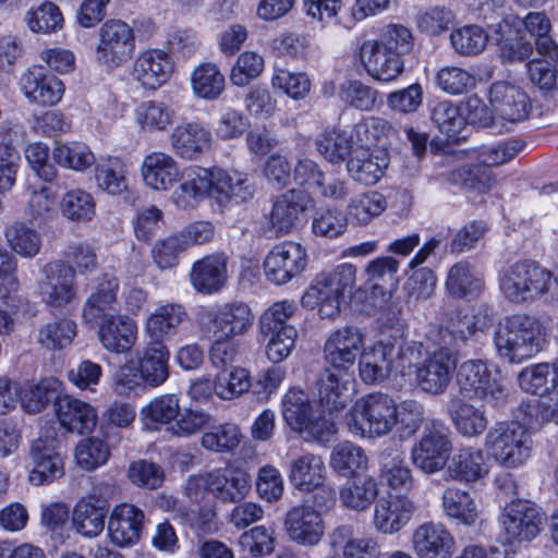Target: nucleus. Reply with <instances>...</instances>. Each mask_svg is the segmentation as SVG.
Segmentation results:
<instances>
[{
    "instance_id": "f257e3e1",
    "label": "nucleus",
    "mask_w": 558,
    "mask_h": 558,
    "mask_svg": "<svg viewBox=\"0 0 558 558\" xmlns=\"http://www.w3.org/2000/svg\"><path fill=\"white\" fill-rule=\"evenodd\" d=\"M499 289L513 304H558V269L554 272L532 260L517 262L500 272Z\"/></svg>"
},
{
    "instance_id": "f03ea898",
    "label": "nucleus",
    "mask_w": 558,
    "mask_h": 558,
    "mask_svg": "<svg viewBox=\"0 0 558 558\" xmlns=\"http://www.w3.org/2000/svg\"><path fill=\"white\" fill-rule=\"evenodd\" d=\"M546 342L542 323L529 315H512L498 323L494 332L497 355L511 364H520L541 352Z\"/></svg>"
},
{
    "instance_id": "7ed1b4c3",
    "label": "nucleus",
    "mask_w": 558,
    "mask_h": 558,
    "mask_svg": "<svg viewBox=\"0 0 558 558\" xmlns=\"http://www.w3.org/2000/svg\"><path fill=\"white\" fill-rule=\"evenodd\" d=\"M356 268L341 264L332 271L318 274L302 296L303 307H318L322 318H333L340 312L345 296H351L355 288Z\"/></svg>"
},
{
    "instance_id": "20e7f679",
    "label": "nucleus",
    "mask_w": 558,
    "mask_h": 558,
    "mask_svg": "<svg viewBox=\"0 0 558 558\" xmlns=\"http://www.w3.org/2000/svg\"><path fill=\"white\" fill-rule=\"evenodd\" d=\"M396 411L397 403L389 395L368 393L355 401L347 415V424L357 436H385L396 426Z\"/></svg>"
},
{
    "instance_id": "39448f33",
    "label": "nucleus",
    "mask_w": 558,
    "mask_h": 558,
    "mask_svg": "<svg viewBox=\"0 0 558 558\" xmlns=\"http://www.w3.org/2000/svg\"><path fill=\"white\" fill-rule=\"evenodd\" d=\"M456 384L468 400H480L492 407L506 401L507 393L498 372L483 360H468L457 368Z\"/></svg>"
},
{
    "instance_id": "423d86ee",
    "label": "nucleus",
    "mask_w": 558,
    "mask_h": 558,
    "mask_svg": "<svg viewBox=\"0 0 558 558\" xmlns=\"http://www.w3.org/2000/svg\"><path fill=\"white\" fill-rule=\"evenodd\" d=\"M452 434L441 421L433 420L424 426L410 451L412 464L426 475L445 469L452 451Z\"/></svg>"
},
{
    "instance_id": "0eeeda50",
    "label": "nucleus",
    "mask_w": 558,
    "mask_h": 558,
    "mask_svg": "<svg viewBox=\"0 0 558 558\" xmlns=\"http://www.w3.org/2000/svg\"><path fill=\"white\" fill-rule=\"evenodd\" d=\"M485 446L499 464L512 469L530 458L532 440L524 426L515 422H501L488 430Z\"/></svg>"
},
{
    "instance_id": "6e6552de",
    "label": "nucleus",
    "mask_w": 558,
    "mask_h": 558,
    "mask_svg": "<svg viewBox=\"0 0 558 558\" xmlns=\"http://www.w3.org/2000/svg\"><path fill=\"white\" fill-rule=\"evenodd\" d=\"M135 50L133 28L121 20H108L99 28V39L95 50L98 65L112 71L126 63Z\"/></svg>"
},
{
    "instance_id": "1a4fd4ad",
    "label": "nucleus",
    "mask_w": 558,
    "mask_h": 558,
    "mask_svg": "<svg viewBox=\"0 0 558 558\" xmlns=\"http://www.w3.org/2000/svg\"><path fill=\"white\" fill-rule=\"evenodd\" d=\"M199 324L209 336L236 338L252 329L254 314L246 303L232 301L204 310Z\"/></svg>"
},
{
    "instance_id": "9d476101",
    "label": "nucleus",
    "mask_w": 558,
    "mask_h": 558,
    "mask_svg": "<svg viewBox=\"0 0 558 558\" xmlns=\"http://www.w3.org/2000/svg\"><path fill=\"white\" fill-rule=\"evenodd\" d=\"M114 492L113 485L99 483L86 497L77 501L72 514V524L76 533L93 538L102 532L109 501L113 498Z\"/></svg>"
},
{
    "instance_id": "9b49d317",
    "label": "nucleus",
    "mask_w": 558,
    "mask_h": 558,
    "mask_svg": "<svg viewBox=\"0 0 558 558\" xmlns=\"http://www.w3.org/2000/svg\"><path fill=\"white\" fill-rule=\"evenodd\" d=\"M543 521L542 510L534 502L524 499L508 504L500 515L504 535L509 544L535 538Z\"/></svg>"
},
{
    "instance_id": "f8f14e48",
    "label": "nucleus",
    "mask_w": 558,
    "mask_h": 558,
    "mask_svg": "<svg viewBox=\"0 0 558 558\" xmlns=\"http://www.w3.org/2000/svg\"><path fill=\"white\" fill-rule=\"evenodd\" d=\"M307 265L306 250L293 241L276 244L266 255L263 268L268 281L280 286L299 277Z\"/></svg>"
},
{
    "instance_id": "ddd939ff",
    "label": "nucleus",
    "mask_w": 558,
    "mask_h": 558,
    "mask_svg": "<svg viewBox=\"0 0 558 558\" xmlns=\"http://www.w3.org/2000/svg\"><path fill=\"white\" fill-rule=\"evenodd\" d=\"M40 294L44 303L53 310H62L77 298L76 271L62 260L49 263L44 268Z\"/></svg>"
},
{
    "instance_id": "4468645a",
    "label": "nucleus",
    "mask_w": 558,
    "mask_h": 558,
    "mask_svg": "<svg viewBox=\"0 0 558 558\" xmlns=\"http://www.w3.org/2000/svg\"><path fill=\"white\" fill-rule=\"evenodd\" d=\"M327 469L323 458L311 452L293 458L289 464L288 478L291 485L304 494L320 489L325 505L333 504L336 492L331 486H325Z\"/></svg>"
},
{
    "instance_id": "2eb2a0df",
    "label": "nucleus",
    "mask_w": 558,
    "mask_h": 558,
    "mask_svg": "<svg viewBox=\"0 0 558 558\" xmlns=\"http://www.w3.org/2000/svg\"><path fill=\"white\" fill-rule=\"evenodd\" d=\"M283 530L296 545L314 547L322 542L326 526L322 513L314 506L300 504L286 512Z\"/></svg>"
},
{
    "instance_id": "dca6fc26",
    "label": "nucleus",
    "mask_w": 558,
    "mask_h": 558,
    "mask_svg": "<svg viewBox=\"0 0 558 558\" xmlns=\"http://www.w3.org/2000/svg\"><path fill=\"white\" fill-rule=\"evenodd\" d=\"M58 439L49 430L40 435L32 444L29 450L33 465L28 478L34 485L51 483L64 474V461L58 451Z\"/></svg>"
},
{
    "instance_id": "f3484780",
    "label": "nucleus",
    "mask_w": 558,
    "mask_h": 558,
    "mask_svg": "<svg viewBox=\"0 0 558 558\" xmlns=\"http://www.w3.org/2000/svg\"><path fill=\"white\" fill-rule=\"evenodd\" d=\"M365 344V333L356 326H343L333 330L324 344L326 365L349 372Z\"/></svg>"
},
{
    "instance_id": "a211bd4d",
    "label": "nucleus",
    "mask_w": 558,
    "mask_h": 558,
    "mask_svg": "<svg viewBox=\"0 0 558 558\" xmlns=\"http://www.w3.org/2000/svg\"><path fill=\"white\" fill-rule=\"evenodd\" d=\"M457 363V354L440 347L416 368L417 386L422 391L433 396L445 393L451 383Z\"/></svg>"
},
{
    "instance_id": "6ab92c4d",
    "label": "nucleus",
    "mask_w": 558,
    "mask_h": 558,
    "mask_svg": "<svg viewBox=\"0 0 558 558\" xmlns=\"http://www.w3.org/2000/svg\"><path fill=\"white\" fill-rule=\"evenodd\" d=\"M416 509L409 497L389 494L376 501L372 524L380 534H397L409 524Z\"/></svg>"
},
{
    "instance_id": "aec40b11",
    "label": "nucleus",
    "mask_w": 558,
    "mask_h": 558,
    "mask_svg": "<svg viewBox=\"0 0 558 558\" xmlns=\"http://www.w3.org/2000/svg\"><path fill=\"white\" fill-rule=\"evenodd\" d=\"M351 381L352 376L349 372L326 365L317 375L314 393L324 409L329 412L340 411L351 400Z\"/></svg>"
},
{
    "instance_id": "412c9836",
    "label": "nucleus",
    "mask_w": 558,
    "mask_h": 558,
    "mask_svg": "<svg viewBox=\"0 0 558 558\" xmlns=\"http://www.w3.org/2000/svg\"><path fill=\"white\" fill-rule=\"evenodd\" d=\"M489 102L495 113L494 119L511 124L524 121L531 109L527 95L519 87L502 81L492 84Z\"/></svg>"
},
{
    "instance_id": "4be33fe9",
    "label": "nucleus",
    "mask_w": 558,
    "mask_h": 558,
    "mask_svg": "<svg viewBox=\"0 0 558 558\" xmlns=\"http://www.w3.org/2000/svg\"><path fill=\"white\" fill-rule=\"evenodd\" d=\"M417 558H451L456 541L441 523L425 522L415 527L411 538Z\"/></svg>"
},
{
    "instance_id": "5701e85b",
    "label": "nucleus",
    "mask_w": 558,
    "mask_h": 558,
    "mask_svg": "<svg viewBox=\"0 0 558 558\" xmlns=\"http://www.w3.org/2000/svg\"><path fill=\"white\" fill-rule=\"evenodd\" d=\"M313 206L312 197L303 190L291 189L279 195L270 211L269 222L277 234H288L300 221L301 215Z\"/></svg>"
},
{
    "instance_id": "b1692460",
    "label": "nucleus",
    "mask_w": 558,
    "mask_h": 558,
    "mask_svg": "<svg viewBox=\"0 0 558 558\" xmlns=\"http://www.w3.org/2000/svg\"><path fill=\"white\" fill-rule=\"evenodd\" d=\"M172 72L173 63L167 52L148 49L134 60L132 76L145 89L156 90L169 81Z\"/></svg>"
},
{
    "instance_id": "393cba45",
    "label": "nucleus",
    "mask_w": 558,
    "mask_h": 558,
    "mask_svg": "<svg viewBox=\"0 0 558 558\" xmlns=\"http://www.w3.org/2000/svg\"><path fill=\"white\" fill-rule=\"evenodd\" d=\"M213 497L222 504H236L251 492L250 473L240 466L229 464L210 471Z\"/></svg>"
},
{
    "instance_id": "a878e982",
    "label": "nucleus",
    "mask_w": 558,
    "mask_h": 558,
    "mask_svg": "<svg viewBox=\"0 0 558 558\" xmlns=\"http://www.w3.org/2000/svg\"><path fill=\"white\" fill-rule=\"evenodd\" d=\"M169 141L175 156L197 160L210 149L211 133L199 122H186L172 130Z\"/></svg>"
},
{
    "instance_id": "bb28decb",
    "label": "nucleus",
    "mask_w": 558,
    "mask_h": 558,
    "mask_svg": "<svg viewBox=\"0 0 558 558\" xmlns=\"http://www.w3.org/2000/svg\"><path fill=\"white\" fill-rule=\"evenodd\" d=\"M180 185L173 191L174 205L183 210L195 208L205 197L211 198V170L190 166L183 169Z\"/></svg>"
},
{
    "instance_id": "cd10ccee",
    "label": "nucleus",
    "mask_w": 558,
    "mask_h": 558,
    "mask_svg": "<svg viewBox=\"0 0 558 558\" xmlns=\"http://www.w3.org/2000/svg\"><path fill=\"white\" fill-rule=\"evenodd\" d=\"M144 519V512L133 505L117 506L108 522V534L111 542L119 547L136 544L142 536Z\"/></svg>"
},
{
    "instance_id": "c85d7f7f",
    "label": "nucleus",
    "mask_w": 558,
    "mask_h": 558,
    "mask_svg": "<svg viewBox=\"0 0 558 558\" xmlns=\"http://www.w3.org/2000/svg\"><path fill=\"white\" fill-rule=\"evenodd\" d=\"M211 198L221 206L245 202L255 193V186L246 173L220 168L211 169Z\"/></svg>"
},
{
    "instance_id": "c756f323",
    "label": "nucleus",
    "mask_w": 558,
    "mask_h": 558,
    "mask_svg": "<svg viewBox=\"0 0 558 558\" xmlns=\"http://www.w3.org/2000/svg\"><path fill=\"white\" fill-rule=\"evenodd\" d=\"M89 323L98 326L100 343L110 352L124 353L135 343L136 324L128 316L113 313Z\"/></svg>"
},
{
    "instance_id": "7c9ffc66",
    "label": "nucleus",
    "mask_w": 558,
    "mask_h": 558,
    "mask_svg": "<svg viewBox=\"0 0 558 558\" xmlns=\"http://www.w3.org/2000/svg\"><path fill=\"white\" fill-rule=\"evenodd\" d=\"M21 81L25 97L34 104L57 105L64 93L62 81L40 66L28 70Z\"/></svg>"
},
{
    "instance_id": "2f4dec72",
    "label": "nucleus",
    "mask_w": 558,
    "mask_h": 558,
    "mask_svg": "<svg viewBox=\"0 0 558 558\" xmlns=\"http://www.w3.org/2000/svg\"><path fill=\"white\" fill-rule=\"evenodd\" d=\"M493 324L487 308H480L473 316H457L446 327L440 328L441 347L454 352L465 345L468 339L477 331H485Z\"/></svg>"
},
{
    "instance_id": "473e14b6",
    "label": "nucleus",
    "mask_w": 558,
    "mask_h": 558,
    "mask_svg": "<svg viewBox=\"0 0 558 558\" xmlns=\"http://www.w3.org/2000/svg\"><path fill=\"white\" fill-rule=\"evenodd\" d=\"M388 167V155L384 150H371L363 144L352 149L347 161L351 179L365 185L375 184Z\"/></svg>"
},
{
    "instance_id": "72a5a7b5",
    "label": "nucleus",
    "mask_w": 558,
    "mask_h": 558,
    "mask_svg": "<svg viewBox=\"0 0 558 558\" xmlns=\"http://www.w3.org/2000/svg\"><path fill=\"white\" fill-rule=\"evenodd\" d=\"M360 60L366 72L381 82L396 80L404 69L403 60L378 47L376 40L363 41L360 47Z\"/></svg>"
},
{
    "instance_id": "f704fd0d",
    "label": "nucleus",
    "mask_w": 558,
    "mask_h": 558,
    "mask_svg": "<svg viewBox=\"0 0 558 558\" xmlns=\"http://www.w3.org/2000/svg\"><path fill=\"white\" fill-rule=\"evenodd\" d=\"M328 544L335 554L341 553L342 558H379L380 547L376 538L354 537L351 524H341L328 535Z\"/></svg>"
},
{
    "instance_id": "c9c22d12",
    "label": "nucleus",
    "mask_w": 558,
    "mask_h": 558,
    "mask_svg": "<svg viewBox=\"0 0 558 558\" xmlns=\"http://www.w3.org/2000/svg\"><path fill=\"white\" fill-rule=\"evenodd\" d=\"M56 414L60 425L70 433L85 434L97 424V412L87 402L64 395L58 399Z\"/></svg>"
},
{
    "instance_id": "e433bc0d",
    "label": "nucleus",
    "mask_w": 558,
    "mask_h": 558,
    "mask_svg": "<svg viewBox=\"0 0 558 558\" xmlns=\"http://www.w3.org/2000/svg\"><path fill=\"white\" fill-rule=\"evenodd\" d=\"M118 277L111 274H104L99 277L95 291L83 305V318L89 323L113 314L118 305Z\"/></svg>"
},
{
    "instance_id": "4c0bfd02",
    "label": "nucleus",
    "mask_w": 558,
    "mask_h": 558,
    "mask_svg": "<svg viewBox=\"0 0 558 558\" xmlns=\"http://www.w3.org/2000/svg\"><path fill=\"white\" fill-rule=\"evenodd\" d=\"M392 348L387 345L385 338L367 349H363L359 371L361 379L368 385L378 384L389 377L393 369L391 360Z\"/></svg>"
},
{
    "instance_id": "58836bf2",
    "label": "nucleus",
    "mask_w": 558,
    "mask_h": 558,
    "mask_svg": "<svg viewBox=\"0 0 558 558\" xmlns=\"http://www.w3.org/2000/svg\"><path fill=\"white\" fill-rule=\"evenodd\" d=\"M141 170L146 185L156 191L169 190L180 175L178 162L162 151H153L145 156Z\"/></svg>"
},
{
    "instance_id": "ea45409f",
    "label": "nucleus",
    "mask_w": 558,
    "mask_h": 558,
    "mask_svg": "<svg viewBox=\"0 0 558 558\" xmlns=\"http://www.w3.org/2000/svg\"><path fill=\"white\" fill-rule=\"evenodd\" d=\"M379 485L372 475H356L340 487L339 500L343 508L365 512L377 500Z\"/></svg>"
},
{
    "instance_id": "a19ab883",
    "label": "nucleus",
    "mask_w": 558,
    "mask_h": 558,
    "mask_svg": "<svg viewBox=\"0 0 558 558\" xmlns=\"http://www.w3.org/2000/svg\"><path fill=\"white\" fill-rule=\"evenodd\" d=\"M447 412L453 427L463 437H477L487 428L488 420L485 412L462 398H450Z\"/></svg>"
},
{
    "instance_id": "79ce46f5",
    "label": "nucleus",
    "mask_w": 558,
    "mask_h": 558,
    "mask_svg": "<svg viewBox=\"0 0 558 558\" xmlns=\"http://www.w3.org/2000/svg\"><path fill=\"white\" fill-rule=\"evenodd\" d=\"M226 279L227 264L223 255H209L193 264L191 282L201 293L211 294L219 291Z\"/></svg>"
},
{
    "instance_id": "37998d69",
    "label": "nucleus",
    "mask_w": 558,
    "mask_h": 558,
    "mask_svg": "<svg viewBox=\"0 0 558 558\" xmlns=\"http://www.w3.org/2000/svg\"><path fill=\"white\" fill-rule=\"evenodd\" d=\"M482 275L469 262L452 265L447 274L445 287L454 299L475 298L484 290Z\"/></svg>"
},
{
    "instance_id": "c03bdc74",
    "label": "nucleus",
    "mask_w": 558,
    "mask_h": 558,
    "mask_svg": "<svg viewBox=\"0 0 558 558\" xmlns=\"http://www.w3.org/2000/svg\"><path fill=\"white\" fill-rule=\"evenodd\" d=\"M489 472L484 452L472 447L461 448L451 458L448 473L454 481L472 483L476 482Z\"/></svg>"
},
{
    "instance_id": "a18cd8bd",
    "label": "nucleus",
    "mask_w": 558,
    "mask_h": 558,
    "mask_svg": "<svg viewBox=\"0 0 558 558\" xmlns=\"http://www.w3.org/2000/svg\"><path fill=\"white\" fill-rule=\"evenodd\" d=\"M187 319L185 307L179 303L159 305L147 317L145 329L151 341L162 342L175 333L177 328Z\"/></svg>"
},
{
    "instance_id": "49530a36",
    "label": "nucleus",
    "mask_w": 558,
    "mask_h": 558,
    "mask_svg": "<svg viewBox=\"0 0 558 558\" xmlns=\"http://www.w3.org/2000/svg\"><path fill=\"white\" fill-rule=\"evenodd\" d=\"M169 351L160 341H151L136 361L143 377L151 387L162 385L169 377Z\"/></svg>"
},
{
    "instance_id": "de8ad7c7",
    "label": "nucleus",
    "mask_w": 558,
    "mask_h": 558,
    "mask_svg": "<svg viewBox=\"0 0 558 558\" xmlns=\"http://www.w3.org/2000/svg\"><path fill=\"white\" fill-rule=\"evenodd\" d=\"M329 464L339 476L351 478L368 469V458L360 446L343 441L332 449Z\"/></svg>"
},
{
    "instance_id": "09e8293b",
    "label": "nucleus",
    "mask_w": 558,
    "mask_h": 558,
    "mask_svg": "<svg viewBox=\"0 0 558 558\" xmlns=\"http://www.w3.org/2000/svg\"><path fill=\"white\" fill-rule=\"evenodd\" d=\"M134 120L143 132H165L174 123L175 112L162 101L146 100L136 106Z\"/></svg>"
},
{
    "instance_id": "8fccbe9b",
    "label": "nucleus",
    "mask_w": 558,
    "mask_h": 558,
    "mask_svg": "<svg viewBox=\"0 0 558 558\" xmlns=\"http://www.w3.org/2000/svg\"><path fill=\"white\" fill-rule=\"evenodd\" d=\"M94 173L97 186L108 194L118 195L128 189L126 166L119 157L99 158Z\"/></svg>"
},
{
    "instance_id": "3c124183",
    "label": "nucleus",
    "mask_w": 558,
    "mask_h": 558,
    "mask_svg": "<svg viewBox=\"0 0 558 558\" xmlns=\"http://www.w3.org/2000/svg\"><path fill=\"white\" fill-rule=\"evenodd\" d=\"M441 500L445 513L461 524L474 525L480 518L477 505L466 490L448 487L444 490Z\"/></svg>"
},
{
    "instance_id": "603ef678",
    "label": "nucleus",
    "mask_w": 558,
    "mask_h": 558,
    "mask_svg": "<svg viewBox=\"0 0 558 558\" xmlns=\"http://www.w3.org/2000/svg\"><path fill=\"white\" fill-rule=\"evenodd\" d=\"M60 385L58 379L48 377L35 385H29L24 390L20 389L21 407L28 413H39L53 401L56 409L58 399L62 397Z\"/></svg>"
},
{
    "instance_id": "864d4df0",
    "label": "nucleus",
    "mask_w": 558,
    "mask_h": 558,
    "mask_svg": "<svg viewBox=\"0 0 558 558\" xmlns=\"http://www.w3.org/2000/svg\"><path fill=\"white\" fill-rule=\"evenodd\" d=\"M387 207L384 195L378 192L361 193L352 197L347 205L345 217L353 226L368 225L380 216Z\"/></svg>"
},
{
    "instance_id": "5fc2aeb1",
    "label": "nucleus",
    "mask_w": 558,
    "mask_h": 558,
    "mask_svg": "<svg viewBox=\"0 0 558 558\" xmlns=\"http://www.w3.org/2000/svg\"><path fill=\"white\" fill-rule=\"evenodd\" d=\"M179 397L166 393L154 398L142 408V421L147 429L157 430L160 425H171L179 415Z\"/></svg>"
},
{
    "instance_id": "6e6d98bb",
    "label": "nucleus",
    "mask_w": 558,
    "mask_h": 558,
    "mask_svg": "<svg viewBox=\"0 0 558 558\" xmlns=\"http://www.w3.org/2000/svg\"><path fill=\"white\" fill-rule=\"evenodd\" d=\"M216 420L205 432L201 438L202 447L215 453H229L232 452L242 440V433L240 427L231 422L222 424H215Z\"/></svg>"
},
{
    "instance_id": "4d7b16f0",
    "label": "nucleus",
    "mask_w": 558,
    "mask_h": 558,
    "mask_svg": "<svg viewBox=\"0 0 558 558\" xmlns=\"http://www.w3.org/2000/svg\"><path fill=\"white\" fill-rule=\"evenodd\" d=\"M518 380L524 391L543 396L558 381V367L550 363L531 365L519 373Z\"/></svg>"
},
{
    "instance_id": "13d9d810",
    "label": "nucleus",
    "mask_w": 558,
    "mask_h": 558,
    "mask_svg": "<svg viewBox=\"0 0 558 558\" xmlns=\"http://www.w3.org/2000/svg\"><path fill=\"white\" fill-rule=\"evenodd\" d=\"M194 94L206 100L218 98L225 90V75L214 63H203L195 68L191 76Z\"/></svg>"
},
{
    "instance_id": "bf43d9fd",
    "label": "nucleus",
    "mask_w": 558,
    "mask_h": 558,
    "mask_svg": "<svg viewBox=\"0 0 558 558\" xmlns=\"http://www.w3.org/2000/svg\"><path fill=\"white\" fill-rule=\"evenodd\" d=\"M52 157L63 168L84 171L95 163V156L89 147L81 142L56 144Z\"/></svg>"
},
{
    "instance_id": "052dcab7",
    "label": "nucleus",
    "mask_w": 558,
    "mask_h": 558,
    "mask_svg": "<svg viewBox=\"0 0 558 558\" xmlns=\"http://www.w3.org/2000/svg\"><path fill=\"white\" fill-rule=\"evenodd\" d=\"M488 34L478 25H464L456 28L450 34V43L453 50L463 57H472L481 53L487 43Z\"/></svg>"
},
{
    "instance_id": "680f3d73",
    "label": "nucleus",
    "mask_w": 558,
    "mask_h": 558,
    "mask_svg": "<svg viewBox=\"0 0 558 558\" xmlns=\"http://www.w3.org/2000/svg\"><path fill=\"white\" fill-rule=\"evenodd\" d=\"M60 206L64 217L77 222L92 220L96 213V202L93 195L82 189L66 192Z\"/></svg>"
},
{
    "instance_id": "e2e57ef3",
    "label": "nucleus",
    "mask_w": 558,
    "mask_h": 558,
    "mask_svg": "<svg viewBox=\"0 0 558 558\" xmlns=\"http://www.w3.org/2000/svg\"><path fill=\"white\" fill-rule=\"evenodd\" d=\"M313 413L312 403L305 391L291 388L282 399V415L286 423L294 430L302 428Z\"/></svg>"
},
{
    "instance_id": "0e129e2a",
    "label": "nucleus",
    "mask_w": 558,
    "mask_h": 558,
    "mask_svg": "<svg viewBox=\"0 0 558 558\" xmlns=\"http://www.w3.org/2000/svg\"><path fill=\"white\" fill-rule=\"evenodd\" d=\"M317 151L329 162L339 163L354 149L349 136L337 130H326L315 141Z\"/></svg>"
},
{
    "instance_id": "69168bd1",
    "label": "nucleus",
    "mask_w": 558,
    "mask_h": 558,
    "mask_svg": "<svg viewBox=\"0 0 558 558\" xmlns=\"http://www.w3.org/2000/svg\"><path fill=\"white\" fill-rule=\"evenodd\" d=\"M355 132L364 146L369 145H391L397 137V131L385 119L371 117L355 125Z\"/></svg>"
},
{
    "instance_id": "338daca9",
    "label": "nucleus",
    "mask_w": 558,
    "mask_h": 558,
    "mask_svg": "<svg viewBox=\"0 0 558 558\" xmlns=\"http://www.w3.org/2000/svg\"><path fill=\"white\" fill-rule=\"evenodd\" d=\"M214 422V416L204 410L181 409L175 421L168 426L171 435L180 438H186L205 430Z\"/></svg>"
},
{
    "instance_id": "774afa93",
    "label": "nucleus",
    "mask_w": 558,
    "mask_h": 558,
    "mask_svg": "<svg viewBox=\"0 0 558 558\" xmlns=\"http://www.w3.org/2000/svg\"><path fill=\"white\" fill-rule=\"evenodd\" d=\"M76 335V325L70 319L48 323L38 330V342L48 350H61L70 345Z\"/></svg>"
}]
</instances>
